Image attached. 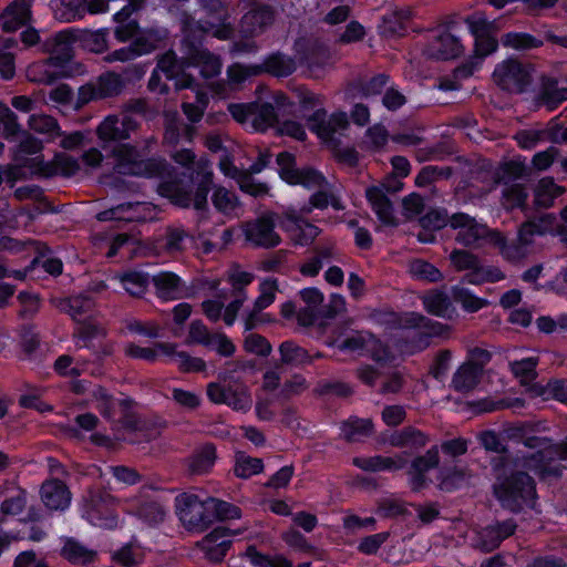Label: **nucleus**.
I'll return each mask as SVG.
<instances>
[{"label":"nucleus","mask_w":567,"mask_h":567,"mask_svg":"<svg viewBox=\"0 0 567 567\" xmlns=\"http://www.w3.org/2000/svg\"><path fill=\"white\" fill-rule=\"evenodd\" d=\"M518 467L519 462L515 464L505 462L501 470L497 468V463L494 465L498 471L494 494L504 508L515 513L525 507H532L536 497L533 478Z\"/></svg>","instance_id":"f257e3e1"},{"label":"nucleus","mask_w":567,"mask_h":567,"mask_svg":"<svg viewBox=\"0 0 567 567\" xmlns=\"http://www.w3.org/2000/svg\"><path fill=\"white\" fill-rule=\"evenodd\" d=\"M109 156L113 161L114 172L121 175L157 177L166 171L164 161L157 158L143 159L137 147L128 143L114 144Z\"/></svg>","instance_id":"f03ea898"},{"label":"nucleus","mask_w":567,"mask_h":567,"mask_svg":"<svg viewBox=\"0 0 567 567\" xmlns=\"http://www.w3.org/2000/svg\"><path fill=\"white\" fill-rule=\"evenodd\" d=\"M450 261L456 271H466L462 279L466 284L483 285L505 278L499 268L483 265L476 255L467 250L454 249L450 254Z\"/></svg>","instance_id":"7ed1b4c3"},{"label":"nucleus","mask_w":567,"mask_h":567,"mask_svg":"<svg viewBox=\"0 0 567 567\" xmlns=\"http://www.w3.org/2000/svg\"><path fill=\"white\" fill-rule=\"evenodd\" d=\"M176 508L188 529L204 530L213 523L208 497L202 501L195 494L183 493L176 497Z\"/></svg>","instance_id":"20e7f679"},{"label":"nucleus","mask_w":567,"mask_h":567,"mask_svg":"<svg viewBox=\"0 0 567 567\" xmlns=\"http://www.w3.org/2000/svg\"><path fill=\"white\" fill-rule=\"evenodd\" d=\"M493 76L502 89L513 93L524 92L532 83L529 66L514 59H508L498 64Z\"/></svg>","instance_id":"39448f33"},{"label":"nucleus","mask_w":567,"mask_h":567,"mask_svg":"<svg viewBox=\"0 0 567 567\" xmlns=\"http://www.w3.org/2000/svg\"><path fill=\"white\" fill-rule=\"evenodd\" d=\"M207 396L215 404H226L231 410L243 413L248 412L252 404L250 391L245 384L224 386L219 383H209Z\"/></svg>","instance_id":"423d86ee"},{"label":"nucleus","mask_w":567,"mask_h":567,"mask_svg":"<svg viewBox=\"0 0 567 567\" xmlns=\"http://www.w3.org/2000/svg\"><path fill=\"white\" fill-rule=\"evenodd\" d=\"M280 177L291 185H302L306 188L319 187L324 183V177L318 171L306 167L297 168L295 156L282 152L277 156Z\"/></svg>","instance_id":"0eeeda50"},{"label":"nucleus","mask_w":567,"mask_h":567,"mask_svg":"<svg viewBox=\"0 0 567 567\" xmlns=\"http://www.w3.org/2000/svg\"><path fill=\"white\" fill-rule=\"evenodd\" d=\"M307 122L309 128L327 143H333L336 141L334 135L349 127V118L346 112L338 111L328 115L323 107L317 109L307 118Z\"/></svg>","instance_id":"6e6552de"},{"label":"nucleus","mask_w":567,"mask_h":567,"mask_svg":"<svg viewBox=\"0 0 567 567\" xmlns=\"http://www.w3.org/2000/svg\"><path fill=\"white\" fill-rule=\"evenodd\" d=\"M140 128V123L131 115H107L97 126L96 135L103 143L128 140Z\"/></svg>","instance_id":"1a4fd4ad"},{"label":"nucleus","mask_w":567,"mask_h":567,"mask_svg":"<svg viewBox=\"0 0 567 567\" xmlns=\"http://www.w3.org/2000/svg\"><path fill=\"white\" fill-rule=\"evenodd\" d=\"M440 465L437 445L430 447L424 454L415 456L408 468L409 485L413 492H420L430 483L427 473Z\"/></svg>","instance_id":"9d476101"},{"label":"nucleus","mask_w":567,"mask_h":567,"mask_svg":"<svg viewBox=\"0 0 567 567\" xmlns=\"http://www.w3.org/2000/svg\"><path fill=\"white\" fill-rule=\"evenodd\" d=\"M244 233L249 243L266 249L274 248L281 241L280 236L275 231V219L271 214L247 223Z\"/></svg>","instance_id":"9b49d317"},{"label":"nucleus","mask_w":567,"mask_h":567,"mask_svg":"<svg viewBox=\"0 0 567 567\" xmlns=\"http://www.w3.org/2000/svg\"><path fill=\"white\" fill-rule=\"evenodd\" d=\"M450 227L457 230L455 240L463 246H473L488 234L485 225L465 213L453 214L450 217Z\"/></svg>","instance_id":"f8f14e48"},{"label":"nucleus","mask_w":567,"mask_h":567,"mask_svg":"<svg viewBox=\"0 0 567 567\" xmlns=\"http://www.w3.org/2000/svg\"><path fill=\"white\" fill-rule=\"evenodd\" d=\"M463 52L461 40L450 30L440 29L426 47L429 58L449 60Z\"/></svg>","instance_id":"ddd939ff"},{"label":"nucleus","mask_w":567,"mask_h":567,"mask_svg":"<svg viewBox=\"0 0 567 567\" xmlns=\"http://www.w3.org/2000/svg\"><path fill=\"white\" fill-rule=\"evenodd\" d=\"M277 12L271 6L258 4L241 18V32L251 37L260 34L274 24Z\"/></svg>","instance_id":"4468645a"},{"label":"nucleus","mask_w":567,"mask_h":567,"mask_svg":"<svg viewBox=\"0 0 567 567\" xmlns=\"http://www.w3.org/2000/svg\"><path fill=\"white\" fill-rule=\"evenodd\" d=\"M515 529L516 524L511 519L488 525L477 533L474 546L484 553H489L497 548L504 539L513 535Z\"/></svg>","instance_id":"2eb2a0df"},{"label":"nucleus","mask_w":567,"mask_h":567,"mask_svg":"<svg viewBox=\"0 0 567 567\" xmlns=\"http://www.w3.org/2000/svg\"><path fill=\"white\" fill-rule=\"evenodd\" d=\"M74 41V33L63 30L43 42V51L50 54L49 61H53L55 66H60L72 59Z\"/></svg>","instance_id":"dca6fc26"},{"label":"nucleus","mask_w":567,"mask_h":567,"mask_svg":"<svg viewBox=\"0 0 567 567\" xmlns=\"http://www.w3.org/2000/svg\"><path fill=\"white\" fill-rule=\"evenodd\" d=\"M226 527H217L207 534L199 543L198 546L213 561H220L231 545L230 536L235 535Z\"/></svg>","instance_id":"f3484780"},{"label":"nucleus","mask_w":567,"mask_h":567,"mask_svg":"<svg viewBox=\"0 0 567 567\" xmlns=\"http://www.w3.org/2000/svg\"><path fill=\"white\" fill-rule=\"evenodd\" d=\"M385 192L384 186H372L367 188L365 196L379 220L386 226H395L393 206Z\"/></svg>","instance_id":"a211bd4d"},{"label":"nucleus","mask_w":567,"mask_h":567,"mask_svg":"<svg viewBox=\"0 0 567 567\" xmlns=\"http://www.w3.org/2000/svg\"><path fill=\"white\" fill-rule=\"evenodd\" d=\"M31 20L29 0L13 1L0 16V28L4 32H14Z\"/></svg>","instance_id":"6ab92c4d"},{"label":"nucleus","mask_w":567,"mask_h":567,"mask_svg":"<svg viewBox=\"0 0 567 567\" xmlns=\"http://www.w3.org/2000/svg\"><path fill=\"white\" fill-rule=\"evenodd\" d=\"M41 499L52 511H63L71 501L66 485L59 480L47 481L41 486Z\"/></svg>","instance_id":"aec40b11"},{"label":"nucleus","mask_w":567,"mask_h":567,"mask_svg":"<svg viewBox=\"0 0 567 567\" xmlns=\"http://www.w3.org/2000/svg\"><path fill=\"white\" fill-rule=\"evenodd\" d=\"M196 178L198 182L195 195L192 196V205L197 212H205L208 206L207 195L213 183V172L208 161L200 158L196 163Z\"/></svg>","instance_id":"412c9836"},{"label":"nucleus","mask_w":567,"mask_h":567,"mask_svg":"<svg viewBox=\"0 0 567 567\" xmlns=\"http://www.w3.org/2000/svg\"><path fill=\"white\" fill-rule=\"evenodd\" d=\"M429 442V435L414 426H405L393 432L389 437V443L393 447L409 449L411 451H419Z\"/></svg>","instance_id":"4be33fe9"},{"label":"nucleus","mask_w":567,"mask_h":567,"mask_svg":"<svg viewBox=\"0 0 567 567\" xmlns=\"http://www.w3.org/2000/svg\"><path fill=\"white\" fill-rule=\"evenodd\" d=\"M300 297L307 307L298 312L297 318L301 326L307 327L321 316L323 295L317 288H306L300 291Z\"/></svg>","instance_id":"5701e85b"},{"label":"nucleus","mask_w":567,"mask_h":567,"mask_svg":"<svg viewBox=\"0 0 567 567\" xmlns=\"http://www.w3.org/2000/svg\"><path fill=\"white\" fill-rule=\"evenodd\" d=\"M492 239L501 249V254L509 261H518L525 258L528 254V246L532 240L525 236L523 238V231L519 229L518 237L515 240L507 241L506 238L499 234L494 233Z\"/></svg>","instance_id":"b1692460"},{"label":"nucleus","mask_w":567,"mask_h":567,"mask_svg":"<svg viewBox=\"0 0 567 567\" xmlns=\"http://www.w3.org/2000/svg\"><path fill=\"white\" fill-rule=\"evenodd\" d=\"M564 101H567V87L559 86L558 81L554 78L543 76L537 103L553 111Z\"/></svg>","instance_id":"393cba45"},{"label":"nucleus","mask_w":567,"mask_h":567,"mask_svg":"<svg viewBox=\"0 0 567 567\" xmlns=\"http://www.w3.org/2000/svg\"><path fill=\"white\" fill-rule=\"evenodd\" d=\"M60 555L73 565L86 566L94 563L97 558V551L91 549L80 542L68 538L61 547Z\"/></svg>","instance_id":"a878e982"},{"label":"nucleus","mask_w":567,"mask_h":567,"mask_svg":"<svg viewBox=\"0 0 567 567\" xmlns=\"http://www.w3.org/2000/svg\"><path fill=\"white\" fill-rule=\"evenodd\" d=\"M156 347L161 353L168 355L171 360L177 364L178 369L184 372H198L203 371L206 367L204 360L200 358L190 357L184 351H176V346L174 343L159 342L156 343Z\"/></svg>","instance_id":"bb28decb"},{"label":"nucleus","mask_w":567,"mask_h":567,"mask_svg":"<svg viewBox=\"0 0 567 567\" xmlns=\"http://www.w3.org/2000/svg\"><path fill=\"white\" fill-rule=\"evenodd\" d=\"M398 324L402 329H420L430 337L442 336L447 330L446 326L416 312L404 313L400 317Z\"/></svg>","instance_id":"cd10ccee"},{"label":"nucleus","mask_w":567,"mask_h":567,"mask_svg":"<svg viewBox=\"0 0 567 567\" xmlns=\"http://www.w3.org/2000/svg\"><path fill=\"white\" fill-rule=\"evenodd\" d=\"M157 69L163 72L167 79L178 78L175 83L178 90L190 87L193 84L194 79L183 73V65L173 52H167L161 56Z\"/></svg>","instance_id":"c85d7f7f"},{"label":"nucleus","mask_w":567,"mask_h":567,"mask_svg":"<svg viewBox=\"0 0 567 567\" xmlns=\"http://www.w3.org/2000/svg\"><path fill=\"white\" fill-rule=\"evenodd\" d=\"M482 372L472 363H462L452 378V388L460 393L473 391L480 383Z\"/></svg>","instance_id":"c756f323"},{"label":"nucleus","mask_w":567,"mask_h":567,"mask_svg":"<svg viewBox=\"0 0 567 567\" xmlns=\"http://www.w3.org/2000/svg\"><path fill=\"white\" fill-rule=\"evenodd\" d=\"M522 443L526 447L537 450V452L532 454L529 457H524L519 466L525 467L529 471H539L543 474L544 471L540 466V462L544 460L545 452L550 447L549 441L546 437L529 435L527 432Z\"/></svg>","instance_id":"7c9ffc66"},{"label":"nucleus","mask_w":567,"mask_h":567,"mask_svg":"<svg viewBox=\"0 0 567 567\" xmlns=\"http://www.w3.org/2000/svg\"><path fill=\"white\" fill-rule=\"evenodd\" d=\"M59 308L70 315L73 320L82 322L91 317L94 301L87 296H75L60 301Z\"/></svg>","instance_id":"2f4dec72"},{"label":"nucleus","mask_w":567,"mask_h":567,"mask_svg":"<svg viewBox=\"0 0 567 567\" xmlns=\"http://www.w3.org/2000/svg\"><path fill=\"white\" fill-rule=\"evenodd\" d=\"M157 296L164 300L182 298V282L173 272H159L153 277Z\"/></svg>","instance_id":"473e14b6"},{"label":"nucleus","mask_w":567,"mask_h":567,"mask_svg":"<svg viewBox=\"0 0 567 567\" xmlns=\"http://www.w3.org/2000/svg\"><path fill=\"white\" fill-rule=\"evenodd\" d=\"M251 112L250 127L255 131L265 132L277 123V114L270 103L252 102Z\"/></svg>","instance_id":"72a5a7b5"},{"label":"nucleus","mask_w":567,"mask_h":567,"mask_svg":"<svg viewBox=\"0 0 567 567\" xmlns=\"http://www.w3.org/2000/svg\"><path fill=\"white\" fill-rule=\"evenodd\" d=\"M316 193L310 197L309 204L301 208V213L309 214L313 208L324 209L328 205H331L334 209H343L340 200L331 193L328 192V182L324 178V183L319 187H311Z\"/></svg>","instance_id":"f704fd0d"},{"label":"nucleus","mask_w":567,"mask_h":567,"mask_svg":"<svg viewBox=\"0 0 567 567\" xmlns=\"http://www.w3.org/2000/svg\"><path fill=\"white\" fill-rule=\"evenodd\" d=\"M281 368L284 365L299 367L312 361L306 349L301 348L292 341H285L279 346Z\"/></svg>","instance_id":"c9c22d12"},{"label":"nucleus","mask_w":567,"mask_h":567,"mask_svg":"<svg viewBox=\"0 0 567 567\" xmlns=\"http://www.w3.org/2000/svg\"><path fill=\"white\" fill-rule=\"evenodd\" d=\"M563 193L564 188L556 185L551 178H542L534 189V204L537 207L548 208Z\"/></svg>","instance_id":"e433bc0d"},{"label":"nucleus","mask_w":567,"mask_h":567,"mask_svg":"<svg viewBox=\"0 0 567 567\" xmlns=\"http://www.w3.org/2000/svg\"><path fill=\"white\" fill-rule=\"evenodd\" d=\"M473 477L466 466H453L443 468L439 475V487L442 491H452Z\"/></svg>","instance_id":"4c0bfd02"},{"label":"nucleus","mask_w":567,"mask_h":567,"mask_svg":"<svg viewBox=\"0 0 567 567\" xmlns=\"http://www.w3.org/2000/svg\"><path fill=\"white\" fill-rule=\"evenodd\" d=\"M262 68L265 72L269 74L282 78L292 74L296 71L297 65L293 58L277 52L265 60Z\"/></svg>","instance_id":"58836bf2"},{"label":"nucleus","mask_w":567,"mask_h":567,"mask_svg":"<svg viewBox=\"0 0 567 567\" xmlns=\"http://www.w3.org/2000/svg\"><path fill=\"white\" fill-rule=\"evenodd\" d=\"M221 172L231 178H237L240 188L251 195H259L265 193L266 188L262 185H254L249 175L241 173L230 161L228 156H224L219 162Z\"/></svg>","instance_id":"ea45409f"},{"label":"nucleus","mask_w":567,"mask_h":567,"mask_svg":"<svg viewBox=\"0 0 567 567\" xmlns=\"http://www.w3.org/2000/svg\"><path fill=\"white\" fill-rule=\"evenodd\" d=\"M95 84L97 96L101 99L118 96L125 87V82L122 76L114 72H107L100 75Z\"/></svg>","instance_id":"a19ab883"},{"label":"nucleus","mask_w":567,"mask_h":567,"mask_svg":"<svg viewBox=\"0 0 567 567\" xmlns=\"http://www.w3.org/2000/svg\"><path fill=\"white\" fill-rule=\"evenodd\" d=\"M464 21L474 38L496 33L501 29L497 20H489L486 13L482 11L467 16Z\"/></svg>","instance_id":"79ce46f5"},{"label":"nucleus","mask_w":567,"mask_h":567,"mask_svg":"<svg viewBox=\"0 0 567 567\" xmlns=\"http://www.w3.org/2000/svg\"><path fill=\"white\" fill-rule=\"evenodd\" d=\"M476 69V61H466L457 66L452 74L441 78L437 86L442 91L458 90L461 87V81L471 76Z\"/></svg>","instance_id":"37998d69"},{"label":"nucleus","mask_w":567,"mask_h":567,"mask_svg":"<svg viewBox=\"0 0 567 567\" xmlns=\"http://www.w3.org/2000/svg\"><path fill=\"white\" fill-rule=\"evenodd\" d=\"M373 432V424L368 419H351L342 424L341 433L348 442H357Z\"/></svg>","instance_id":"c03bdc74"},{"label":"nucleus","mask_w":567,"mask_h":567,"mask_svg":"<svg viewBox=\"0 0 567 567\" xmlns=\"http://www.w3.org/2000/svg\"><path fill=\"white\" fill-rule=\"evenodd\" d=\"M28 124L32 131L47 135L49 140H54L62 135L56 120L47 114H32L29 117Z\"/></svg>","instance_id":"a18cd8bd"},{"label":"nucleus","mask_w":567,"mask_h":567,"mask_svg":"<svg viewBox=\"0 0 567 567\" xmlns=\"http://www.w3.org/2000/svg\"><path fill=\"white\" fill-rule=\"evenodd\" d=\"M556 217L553 214H544L538 218L527 220L520 226L523 238L527 236L533 241L534 235H544L554 229Z\"/></svg>","instance_id":"49530a36"},{"label":"nucleus","mask_w":567,"mask_h":567,"mask_svg":"<svg viewBox=\"0 0 567 567\" xmlns=\"http://www.w3.org/2000/svg\"><path fill=\"white\" fill-rule=\"evenodd\" d=\"M452 298L467 312H476L488 305L487 300L476 297L462 286L452 288Z\"/></svg>","instance_id":"de8ad7c7"},{"label":"nucleus","mask_w":567,"mask_h":567,"mask_svg":"<svg viewBox=\"0 0 567 567\" xmlns=\"http://www.w3.org/2000/svg\"><path fill=\"white\" fill-rule=\"evenodd\" d=\"M51 65H54V62L49 61V59L43 62L32 64L27 71L29 81L47 85L54 83L60 78V74L51 71Z\"/></svg>","instance_id":"09e8293b"},{"label":"nucleus","mask_w":567,"mask_h":567,"mask_svg":"<svg viewBox=\"0 0 567 567\" xmlns=\"http://www.w3.org/2000/svg\"><path fill=\"white\" fill-rule=\"evenodd\" d=\"M423 306L431 315L443 317L451 307V301L445 292L431 290L422 298Z\"/></svg>","instance_id":"8fccbe9b"},{"label":"nucleus","mask_w":567,"mask_h":567,"mask_svg":"<svg viewBox=\"0 0 567 567\" xmlns=\"http://www.w3.org/2000/svg\"><path fill=\"white\" fill-rule=\"evenodd\" d=\"M194 63L199 68L200 74L205 79L215 78L220 73L221 62L219 58L208 51H197L194 56Z\"/></svg>","instance_id":"3c124183"},{"label":"nucleus","mask_w":567,"mask_h":567,"mask_svg":"<svg viewBox=\"0 0 567 567\" xmlns=\"http://www.w3.org/2000/svg\"><path fill=\"white\" fill-rule=\"evenodd\" d=\"M409 269L410 274L419 280L437 282L443 279L442 272L434 265L422 259L411 261Z\"/></svg>","instance_id":"603ef678"},{"label":"nucleus","mask_w":567,"mask_h":567,"mask_svg":"<svg viewBox=\"0 0 567 567\" xmlns=\"http://www.w3.org/2000/svg\"><path fill=\"white\" fill-rule=\"evenodd\" d=\"M86 11V0H60L55 17L65 22L82 18Z\"/></svg>","instance_id":"864d4df0"},{"label":"nucleus","mask_w":567,"mask_h":567,"mask_svg":"<svg viewBox=\"0 0 567 567\" xmlns=\"http://www.w3.org/2000/svg\"><path fill=\"white\" fill-rule=\"evenodd\" d=\"M136 515L148 524H158L164 520L165 509L155 501H145L140 505L132 504Z\"/></svg>","instance_id":"5fc2aeb1"},{"label":"nucleus","mask_w":567,"mask_h":567,"mask_svg":"<svg viewBox=\"0 0 567 567\" xmlns=\"http://www.w3.org/2000/svg\"><path fill=\"white\" fill-rule=\"evenodd\" d=\"M264 463L261 458L251 457L245 453H238L234 472L240 478H248L262 471Z\"/></svg>","instance_id":"6e6d98bb"},{"label":"nucleus","mask_w":567,"mask_h":567,"mask_svg":"<svg viewBox=\"0 0 567 567\" xmlns=\"http://www.w3.org/2000/svg\"><path fill=\"white\" fill-rule=\"evenodd\" d=\"M215 458V447L213 445L207 444L193 455L189 463V468L193 473H205L213 466Z\"/></svg>","instance_id":"4d7b16f0"},{"label":"nucleus","mask_w":567,"mask_h":567,"mask_svg":"<svg viewBox=\"0 0 567 567\" xmlns=\"http://www.w3.org/2000/svg\"><path fill=\"white\" fill-rule=\"evenodd\" d=\"M189 234L182 227L169 226L165 233L164 249L168 254L182 252L185 249L186 239Z\"/></svg>","instance_id":"13d9d810"},{"label":"nucleus","mask_w":567,"mask_h":567,"mask_svg":"<svg viewBox=\"0 0 567 567\" xmlns=\"http://www.w3.org/2000/svg\"><path fill=\"white\" fill-rule=\"evenodd\" d=\"M138 204L134 205L131 203L121 204L116 207H112L110 209L103 210L97 214V219L101 221L107 220H133L137 216L135 215V209Z\"/></svg>","instance_id":"bf43d9fd"},{"label":"nucleus","mask_w":567,"mask_h":567,"mask_svg":"<svg viewBox=\"0 0 567 567\" xmlns=\"http://www.w3.org/2000/svg\"><path fill=\"white\" fill-rule=\"evenodd\" d=\"M212 202L215 208L225 215L231 214L238 206L237 196L224 187L215 189Z\"/></svg>","instance_id":"052dcab7"},{"label":"nucleus","mask_w":567,"mask_h":567,"mask_svg":"<svg viewBox=\"0 0 567 567\" xmlns=\"http://www.w3.org/2000/svg\"><path fill=\"white\" fill-rule=\"evenodd\" d=\"M208 506H210L213 522L216 519H237L241 515L239 507L217 498L208 497Z\"/></svg>","instance_id":"680f3d73"},{"label":"nucleus","mask_w":567,"mask_h":567,"mask_svg":"<svg viewBox=\"0 0 567 567\" xmlns=\"http://www.w3.org/2000/svg\"><path fill=\"white\" fill-rule=\"evenodd\" d=\"M537 358H527L511 363V370L515 377L520 379L523 384H528L536 379Z\"/></svg>","instance_id":"e2e57ef3"},{"label":"nucleus","mask_w":567,"mask_h":567,"mask_svg":"<svg viewBox=\"0 0 567 567\" xmlns=\"http://www.w3.org/2000/svg\"><path fill=\"white\" fill-rule=\"evenodd\" d=\"M319 234L320 230L317 226L305 220H297L291 229L292 240L301 246L311 244Z\"/></svg>","instance_id":"0e129e2a"},{"label":"nucleus","mask_w":567,"mask_h":567,"mask_svg":"<svg viewBox=\"0 0 567 567\" xmlns=\"http://www.w3.org/2000/svg\"><path fill=\"white\" fill-rule=\"evenodd\" d=\"M260 295L255 300L254 307L255 312H261L264 309L268 308L276 299V293L278 291V282L276 279H266L260 284L259 287Z\"/></svg>","instance_id":"69168bd1"},{"label":"nucleus","mask_w":567,"mask_h":567,"mask_svg":"<svg viewBox=\"0 0 567 567\" xmlns=\"http://www.w3.org/2000/svg\"><path fill=\"white\" fill-rule=\"evenodd\" d=\"M124 289L134 297H141L147 288V277L141 272L131 271L121 276Z\"/></svg>","instance_id":"338daca9"},{"label":"nucleus","mask_w":567,"mask_h":567,"mask_svg":"<svg viewBox=\"0 0 567 567\" xmlns=\"http://www.w3.org/2000/svg\"><path fill=\"white\" fill-rule=\"evenodd\" d=\"M161 194L167 197L174 205L187 208L192 205V195L177 184H164Z\"/></svg>","instance_id":"774afa93"}]
</instances>
